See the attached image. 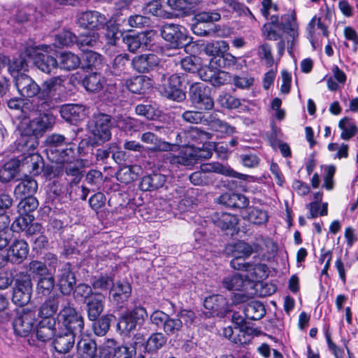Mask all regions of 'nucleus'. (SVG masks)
I'll return each instance as SVG.
<instances>
[{
	"label": "nucleus",
	"mask_w": 358,
	"mask_h": 358,
	"mask_svg": "<svg viewBox=\"0 0 358 358\" xmlns=\"http://www.w3.org/2000/svg\"><path fill=\"white\" fill-rule=\"evenodd\" d=\"M245 281L238 274H234L224 278L222 280L223 286L229 290H241Z\"/></svg>",
	"instance_id": "obj_58"
},
{
	"label": "nucleus",
	"mask_w": 358,
	"mask_h": 358,
	"mask_svg": "<svg viewBox=\"0 0 358 358\" xmlns=\"http://www.w3.org/2000/svg\"><path fill=\"white\" fill-rule=\"evenodd\" d=\"M166 182V176L163 174L154 173L142 178L139 187L142 191H152L163 187Z\"/></svg>",
	"instance_id": "obj_36"
},
{
	"label": "nucleus",
	"mask_w": 358,
	"mask_h": 358,
	"mask_svg": "<svg viewBox=\"0 0 358 358\" xmlns=\"http://www.w3.org/2000/svg\"><path fill=\"white\" fill-rule=\"evenodd\" d=\"M76 23L85 29L99 30L107 24L108 18L99 11L86 10L77 13Z\"/></svg>",
	"instance_id": "obj_13"
},
{
	"label": "nucleus",
	"mask_w": 358,
	"mask_h": 358,
	"mask_svg": "<svg viewBox=\"0 0 358 358\" xmlns=\"http://www.w3.org/2000/svg\"><path fill=\"white\" fill-rule=\"evenodd\" d=\"M57 278L58 286L62 292L61 294L64 296L70 294L76 284V277L72 272L71 264L69 263L64 264L59 268Z\"/></svg>",
	"instance_id": "obj_20"
},
{
	"label": "nucleus",
	"mask_w": 358,
	"mask_h": 358,
	"mask_svg": "<svg viewBox=\"0 0 358 358\" xmlns=\"http://www.w3.org/2000/svg\"><path fill=\"white\" fill-rule=\"evenodd\" d=\"M58 329L80 334L84 329L83 317L77 312L69 299L61 309L56 320Z\"/></svg>",
	"instance_id": "obj_7"
},
{
	"label": "nucleus",
	"mask_w": 358,
	"mask_h": 358,
	"mask_svg": "<svg viewBox=\"0 0 358 358\" xmlns=\"http://www.w3.org/2000/svg\"><path fill=\"white\" fill-rule=\"evenodd\" d=\"M104 81L103 77L99 73H93L85 78L83 84L88 92H96L103 88Z\"/></svg>",
	"instance_id": "obj_43"
},
{
	"label": "nucleus",
	"mask_w": 358,
	"mask_h": 358,
	"mask_svg": "<svg viewBox=\"0 0 358 358\" xmlns=\"http://www.w3.org/2000/svg\"><path fill=\"white\" fill-rule=\"evenodd\" d=\"M140 139L143 143L152 145L150 148V150L152 152H171L175 150V148L177 146L162 140L151 131L143 133Z\"/></svg>",
	"instance_id": "obj_24"
},
{
	"label": "nucleus",
	"mask_w": 358,
	"mask_h": 358,
	"mask_svg": "<svg viewBox=\"0 0 358 358\" xmlns=\"http://www.w3.org/2000/svg\"><path fill=\"white\" fill-rule=\"evenodd\" d=\"M270 25L278 26L279 29L286 32L293 38L298 37V25L295 17L292 15H285L281 17V22L279 20V16L276 15H271L270 21L266 22Z\"/></svg>",
	"instance_id": "obj_21"
},
{
	"label": "nucleus",
	"mask_w": 358,
	"mask_h": 358,
	"mask_svg": "<svg viewBox=\"0 0 358 358\" xmlns=\"http://www.w3.org/2000/svg\"><path fill=\"white\" fill-rule=\"evenodd\" d=\"M59 330L55 319H43L36 328V337L41 342H46L55 336Z\"/></svg>",
	"instance_id": "obj_29"
},
{
	"label": "nucleus",
	"mask_w": 358,
	"mask_h": 358,
	"mask_svg": "<svg viewBox=\"0 0 358 358\" xmlns=\"http://www.w3.org/2000/svg\"><path fill=\"white\" fill-rule=\"evenodd\" d=\"M78 351L81 355V357L76 356V358H92L96 352V343L90 339H81L77 344Z\"/></svg>",
	"instance_id": "obj_45"
},
{
	"label": "nucleus",
	"mask_w": 358,
	"mask_h": 358,
	"mask_svg": "<svg viewBox=\"0 0 358 358\" xmlns=\"http://www.w3.org/2000/svg\"><path fill=\"white\" fill-rule=\"evenodd\" d=\"M9 223L5 217L0 220V250L6 248L11 238Z\"/></svg>",
	"instance_id": "obj_61"
},
{
	"label": "nucleus",
	"mask_w": 358,
	"mask_h": 358,
	"mask_svg": "<svg viewBox=\"0 0 358 358\" xmlns=\"http://www.w3.org/2000/svg\"><path fill=\"white\" fill-rule=\"evenodd\" d=\"M19 166L18 159H11L7 162L0 169V181L7 182L11 180L15 176Z\"/></svg>",
	"instance_id": "obj_44"
},
{
	"label": "nucleus",
	"mask_w": 358,
	"mask_h": 358,
	"mask_svg": "<svg viewBox=\"0 0 358 358\" xmlns=\"http://www.w3.org/2000/svg\"><path fill=\"white\" fill-rule=\"evenodd\" d=\"M57 68L69 71L76 69L80 64V57L71 52L64 51L57 55Z\"/></svg>",
	"instance_id": "obj_35"
},
{
	"label": "nucleus",
	"mask_w": 358,
	"mask_h": 358,
	"mask_svg": "<svg viewBox=\"0 0 358 358\" xmlns=\"http://www.w3.org/2000/svg\"><path fill=\"white\" fill-rule=\"evenodd\" d=\"M219 203L229 208H245L249 205L248 199L241 194L226 192L217 199Z\"/></svg>",
	"instance_id": "obj_32"
},
{
	"label": "nucleus",
	"mask_w": 358,
	"mask_h": 358,
	"mask_svg": "<svg viewBox=\"0 0 358 358\" xmlns=\"http://www.w3.org/2000/svg\"><path fill=\"white\" fill-rule=\"evenodd\" d=\"M186 138L194 142L203 143L211 139L212 134L197 127H192L185 132Z\"/></svg>",
	"instance_id": "obj_52"
},
{
	"label": "nucleus",
	"mask_w": 358,
	"mask_h": 358,
	"mask_svg": "<svg viewBox=\"0 0 358 358\" xmlns=\"http://www.w3.org/2000/svg\"><path fill=\"white\" fill-rule=\"evenodd\" d=\"M166 342V338L162 333L152 334L147 340L145 348L149 352L157 351Z\"/></svg>",
	"instance_id": "obj_57"
},
{
	"label": "nucleus",
	"mask_w": 358,
	"mask_h": 358,
	"mask_svg": "<svg viewBox=\"0 0 358 358\" xmlns=\"http://www.w3.org/2000/svg\"><path fill=\"white\" fill-rule=\"evenodd\" d=\"M31 216L22 215L17 217L11 224L10 229L14 232H20L27 230L29 234L34 233L36 230H41V225L33 224L29 227V223L31 222Z\"/></svg>",
	"instance_id": "obj_41"
},
{
	"label": "nucleus",
	"mask_w": 358,
	"mask_h": 358,
	"mask_svg": "<svg viewBox=\"0 0 358 358\" xmlns=\"http://www.w3.org/2000/svg\"><path fill=\"white\" fill-rule=\"evenodd\" d=\"M180 77L177 74H172L167 79L163 76L162 83L159 85V91L163 96L180 102L186 97L185 93L180 88Z\"/></svg>",
	"instance_id": "obj_12"
},
{
	"label": "nucleus",
	"mask_w": 358,
	"mask_h": 358,
	"mask_svg": "<svg viewBox=\"0 0 358 358\" xmlns=\"http://www.w3.org/2000/svg\"><path fill=\"white\" fill-rule=\"evenodd\" d=\"M77 36L70 31L64 30L55 35V45L57 47L69 46L74 43H76Z\"/></svg>",
	"instance_id": "obj_59"
},
{
	"label": "nucleus",
	"mask_w": 358,
	"mask_h": 358,
	"mask_svg": "<svg viewBox=\"0 0 358 358\" xmlns=\"http://www.w3.org/2000/svg\"><path fill=\"white\" fill-rule=\"evenodd\" d=\"M29 253L28 244L24 240H15L9 247L6 255L8 262L20 264Z\"/></svg>",
	"instance_id": "obj_25"
},
{
	"label": "nucleus",
	"mask_w": 358,
	"mask_h": 358,
	"mask_svg": "<svg viewBox=\"0 0 358 358\" xmlns=\"http://www.w3.org/2000/svg\"><path fill=\"white\" fill-rule=\"evenodd\" d=\"M128 62L129 59L126 55H118L116 56L110 69V73L115 76L124 78L125 75V66Z\"/></svg>",
	"instance_id": "obj_56"
},
{
	"label": "nucleus",
	"mask_w": 358,
	"mask_h": 358,
	"mask_svg": "<svg viewBox=\"0 0 358 358\" xmlns=\"http://www.w3.org/2000/svg\"><path fill=\"white\" fill-rule=\"evenodd\" d=\"M27 59L20 55L17 58H13L9 62L8 65V71H10L11 76L13 77L14 80H15V77L17 75H23V73L20 71L22 70H26L27 68Z\"/></svg>",
	"instance_id": "obj_54"
},
{
	"label": "nucleus",
	"mask_w": 358,
	"mask_h": 358,
	"mask_svg": "<svg viewBox=\"0 0 358 358\" xmlns=\"http://www.w3.org/2000/svg\"><path fill=\"white\" fill-rule=\"evenodd\" d=\"M162 38L170 43L172 48H180L185 45L187 39L186 29L175 24H166L161 30Z\"/></svg>",
	"instance_id": "obj_14"
},
{
	"label": "nucleus",
	"mask_w": 358,
	"mask_h": 358,
	"mask_svg": "<svg viewBox=\"0 0 358 358\" xmlns=\"http://www.w3.org/2000/svg\"><path fill=\"white\" fill-rule=\"evenodd\" d=\"M83 60L86 62L88 68L97 69L102 63V56L95 52L84 51Z\"/></svg>",
	"instance_id": "obj_63"
},
{
	"label": "nucleus",
	"mask_w": 358,
	"mask_h": 358,
	"mask_svg": "<svg viewBox=\"0 0 358 358\" xmlns=\"http://www.w3.org/2000/svg\"><path fill=\"white\" fill-rule=\"evenodd\" d=\"M206 124H208L212 130L220 132L228 136L232 135L236 132V128L227 122L216 117V114L212 113L208 116V119H205Z\"/></svg>",
	"instance_id": "obj_37"
},
{
	"label": "nucleus",
	"mask_w": 358,
	"mask_h": 358,
	"mask_svg": "<svg viewBox=\"0 0 358 358\" xmlns=\"http://www.w3.org/2000/svg\"><path fill=\"white\" fill-rule=\"evenodd\" d=\"M203 306L206 309L210 310L212 316L223 317L229 310L227 299L220 294L206 298Z\"/></svg>",
	"instance_id": "obj_22"
},
{
	"label": "nucleus",
	"mask_w": 358,
	"mask_h": 358,
	"mask_svg": "<svg viewBox=\"0 0 358 358\" xmlns=\"http://www.w3.org/2000/svg\"><path fill=\"white\" fill-rule=\"evenodd\" d=\"M99 35L97 32L93 31L87 34L77 36L76 44L83 52L87 51L88 47H93L99 41Z\"/></svg>",
	"instance_id": "obj_49"
},
{
	"label": "nucleus",
	"mask_w": 358,
	"mask_h": 358,
	"mask_svg": "<svg viewBox=\"0 0 358 358\" xmlns=\"http://www.w3.org/2000/svg\"><path fill=\"white\" fill-rule=\"evenodd\" d=\"M29 117H24L17 126V131L20 137L17 145L22 150H36L38 145V136L44 133L52 123L51 118L46 112L28 113Z\"/></svg>",
	"instance_id": "obj_1"
},
{
	"label": "nucleus",
	"mask_w": 358,
	"mask_h": 358,
	"mask_svg": "<svg viewBox=\"0 0 358 358\" xmlns=\"http://www.w3.org/2000/svg\"><path fill=\"white\" fill-rule=\"evenodd\" d=\"M201 2V0H167L168 6L177 12V15H182L191 14Z\"/></svg>",
	"instance_id": "obj_34"
},
{
	"label": "nucleus",
	"mask_w": 358,
	"mask_h": 358,
	"mask_svg": "<svg viewBox=\"0 0 358 358\" xmlns=\"http://www.w3.org/2000/svg\"><path fill=\"white\" fill-rule=\"evenodd\" d=\"M76 334L67 331L64 333L57 332L52 341V346L55 351L59 354L68 353L74 346Z\"/></svg>",
	"instance_id": "obj_27"
},
{
	"label": "nucleus",
	"mask_w": 358,
	"mask_h": 358,
	"mask_svg": "<svg viewBox=\"0 0 358 358\" xmlns=\"http://www.w3.org/2000/svg\"><path fill=\"white\" fill-rule=\"evenodd\" d=\"M38 189L37 182L31 177L25 176L15 188L17 196H32Z\"/></svg>",
	"instance_id": "obj_38"
},
{
	"label": "nucleus",
	"mask_w": 358,
	"mask_h": 358,
	"mask_svg": "<svg viewBox=\"0 0 358 358\" xmlns=\"http://www.w3.org/2000/svg\"><path fill=\"white\" fill-rule=\"evenodd\" d=\"M76 145L69 143L65 148L56 151L55 159H49L50 161L57 164H61L65 170L67 176L72 177L71 184L79 183L81 174L78 167V160L76 151Z\"/></svg>",
	"instance_id": "obj_4"
},
{
	"label": "nucleus",
	"mask_w": 358,
	"mask_h": 358,
	"mask_svg": "<svg viewBox=\"0 0 358 358\" xmlns=\"http://www.w3.org/2000/svg\"><path fill=\"white\" fill-rule=\"evenodd\" d=\"M213 220L214 224L222 230L232 229L238 224L236 216L227 213L216 212Z\"/></svg>",
	"instance_id": "obj_40"
},
{
	"label": "nucleus",
	"mask_w": 358,
	"mask_h": 358,
	"mask_svg": "<svg viewBox=\"0 0 358 358\" xmlns=\"http://www.w3.org/2000/svg\"><path fill=\"white\" fill-rule=\"evenodd\" d=\"M19 94L25 98H34L40 96L41 86L29 76L27 74L17 75L14 80Z\"/></svg>",
	"instance_id": "obj_17"
},
{
	"label": "nucleus",
	"mask_w": 358,
	"mask_h": 358,
	"mask_svg": "<svg viewBox=\"0 0 358 358\" xmlns=\"http://www.w3.org/2000/svg\"><path fill=\"white\" fill-rule=\"evenodd\" d=\"M338 127L342 129L341 136L344 140H349L355 136L357 132L356 125L353 122H350L347 117L340 120Z\"/></svg>",
	"instance_id": "obj_55"
},
{
	"label": "nucleus",
	"mask_w": 358,
	"mask_h": 358,
	"mask_svg": "<svg viewBox=\"0 0 358 358\" xmlns=\"http://www.w3.org/2000/svg\"><path fill=\"white\" fill-rule=\"evenodd\" d=\"M213 173L232 176L234 171L218 162L203 164L200 171L189 176V180L194 185H208L213 181Z\"/></svg>",
	"instance_id": "obj_8"
},
{
	"label": "nucleus",
	"mask_w": 358,
	"mask_h": 358,
	"mask_svg": "<svg viewBox=\"0 0 358 358\" xmlns=\"http://www.w3.org/2000/svg\"><path fill=\"white\" fill-rule=\"evenodd\" d=\"M245 258L234 257L231 261V266L236 270L245 271L251 273L255 280L262 279L267 276V266L264 264H252L245 262Z\"/></svg>",
	"instance_id": "obj_19"
},
{
	"label": "nucleus",
	"mask_w": 358,
	"mask_h": 358,
	"mask_svg": "<svg viewBox=\"0 0 358 358\" xmlns=\"http://www.w3.org/2000/svg\"><path fill=\"white\" fill-rule=\"evenodd\" d=\"M17 149L23 152L21 158L18 159L19 163L22 166H26L28 170L34 174H38L40 172L41 165L43 164L42 157L36 152L35 150H22L17 147Z\"/></svg>",
	"instance_id": "obj_26"
},
{
	"label": "nucleus",
	"mask_w": 358,
	"mask_h": 358,
	"mask_svg": "<svg viewBox=\"0 0 358 358\" xmlns=\"http://www.w3.org/2000/svg\"><path fill=\"white\" fill-rule=\"evenodd\" d=\"M105 296L99 293H94L86 301L87 317L90 320L95 321L103 310Z\"/></svg>",
	"instance_id": "obj_31"
},
{
	"label": "nucleus",
	"mask_w": 358,
	"mask_h": 358,
	"mask_svg": "<svg viewBox=\"0 0 358 358\" xmlns=\"http://www.w3.org/2000/svg\"><path fill=\"white\" fill-rule=\"evenodd\" d=\"M229 48V44L225 41H216L208 43L204 48V52L212 57L216 56H221L222 54L227 52Z\"/></svg>",
	"instance_id": "obj_46"
},
{
	"label": "nucleus",
	"mask_w": 358,
	"mask_h": 358,
	"mask_svg": "<svg viewBox=\"0 0 358 358\" xmlns=\"http://www.w3.org/2000/svg\"><path fill=\"white\" fill-rule=\"evenodd\" d=\"M189 100L198 110H209L214 106L210 88L203 83H196L189 87Z\"/></svg>",
	"instance_id": "obj_9"
},
{
	"label": "nucleus",
	"mask_w": 358,
	"mask_h": 358,
	"mask_svg": "<svg viewBox=\"0 0 358 358\" xmlns=\"http://www.w3.org/2000/svg\"><path fill=\"white\" fill-rule=\"evenodd\" d=\"M32 283L31 278L27 273L21 272L16 275L12 301L19 306L27 305L31 299Z\"/></svg>",
	"instance_id": "obj_10"
},
{
	"label": "nucleus",
	"mask_w": 358,
	"mask_h": 358,
	"mask_svg": "<svg viewBox=\"0 0 358 358\" xmlns=\"http://www.w3.org/2000/svg\"><path fill=\"white\" fill-rule=\"evenodd\" d=\"M152 324L162 327L164 331L169 336L177 334L182 329V320L171 318L163 311L156 310L150 316Z\"/></svg>",
	"instance_id": "obj_15"
},
{
	"label": "nucleus",
	"mask_w": 358,
	"mask_h": 358,
	"mask_svg": "<svg viewBox=\"0 0 358 358\" xmlns=\"http://www.w3.org/2000/svg\"><path fill=\"white\" fill-rule=\"evenodd\" d=\"M69 298L63 294H56L48 297L41 306L38 315L43 319H55L52 316L59 306L62 308Z\"/></svg>",
	"instance_id": "obj_18"
},
{
	"label": "nucleus",
	"mask_w": 358,
	"mask_h": 358,
	"mask_svg": "<svg viewBox=\"0 0 358 358\" xmlns=\"http://www.w3.org/2000/svg\"><path fill=\"white\" fill-rule=\"evenodd\" d=\"M243 313L245 318L251 320H258L264 316L266 310L262 303L257 301H252L245 306Z\"/></svg>",
	"instance_id": "obj_42"
},
{
	"label": "nucleus",
	"mask_w": 358,
	"mask_h": 358,
	"mask_svg": "<svg viewBox=\"0 0 358 358\" xmlns=\"http://www.w3.org/2000/svg\"><path fill=\"white\" fill-rule=\"evenodd\" d=\"M60 114L66 122L76 123L87 116V108L80 104H65L60 108Z\"/></svg>",
	"instance_id": "obj_23"
},
{
	"label": "nucleus",
	"mask_w": 358,
	"mask_h": 358,
	"mask_svg": "<svg viewBox=\"0 0 358 358\" xmlns=\"http://www.w3.org/2000/svg\"><path fill=\"white\" fill-rule=\"evenodd\" d=\"M233 84L239 89H249L254 83L255 79L247 73L231 76Z\"/></svg>",
	"instance_id": "obj_62"
},
{
	"label": "nucleus",
	"mask_w": 358,
	"mask_h": 358,
	"mask_svg": "<svg viewBox=\"0 0 358 358\" xmlns=\"http://www.w3.org/2000/svg\"><path fill=\"white\" fill-rule=\"evenodd\" d=\"M49 45H29L24 48L23 55L33 60L34 65L41 71L50 73L57 69V60L48 55L52 51Z\"/></svg>",
	"instance_id": "obj_5"
},
{
	"label": "nucleus",
	"mask_w": 358,
	"mask_h": 358,
	"mask_svg": "<svg viewBox=\"0 0 358 358\" xmlns=\"http://www.w3.org/2000/svg\"><path fill=\"white\" fill-rule=\"evenodd\" d=\"M38 206L37 199L32 196H24L18 204V212L22 215L29 216V214L34 211Z\"/></svg>",
	"instance_id": "obj_51"
},
{
	"label": "nucleus",
	"mask_w": 358,
	"mask_h": 358,
	"mask_svg": "<svg viewBox=\"0 0 358 358\" xmlns=\"http://www.w3.org/2000/svg\"><path fill=\"white\" fill-rule=\"evenodd\" d=\"M148 85L149 83L143 76H136L126 83L127 88L134 94H143Z\"/></svg>",
	"instance_id": "obj_50"
},
{
	"label": "nucleus",
	"mask_w": 358,
	"mask_h": 358,
	"mask_svg": "<svg viewBox=\"0 0 358 358\" xmlns=\"http://www.w3.org/2000/svg\"><path fill=\"white\" fill-rule=\"evenodd\" d=\"M113 126L110 115L101 113L94 114L88 124L89 133L94 144L101 145L110 141Z\"/></svg>",
	"instance_id": "obj_6"
},
{
	"label": "nucleus",
	"mask_w": 358,
	"mask_h": 358,
	"mask_svg": "<svg viewBox=\"0 0 358 358\" xmlns=\"http://www.w3.org/2000/svg\"><path fill=\"white\" fill-rule=\"evenodd\" d=\"M246 218L253 224L261 225L267 222L268 215L266 210L252 207L248 208Z\"/></svg>",
	"instance_id": "obj_48"
},
{
	"label": "nucleus",
	"mask_w": 358,
	"mask_h": 358,
	"mask_svg": "<svg viewBox=\"0 0 358 358\" xmlns=\"http://www.w3.org/2000/svg\"><path fill=\"white\" fill-rule=\"evenodd\" d=\"M192 152L193 147H187L182 149L178 152V155L167 154L165 157V161L176 167H179L180 166H190L194 163Z\"/></svg>",
	"instance_id": "obj_30"
},
{
	"label": "nucleus",
	"mask_w": 358,
	"mask_h": 358,
	"mask_svg": "<svg viewBox=\"0 0 358 358\" xmlns=\"http://www.w3.org/2000/svg\"><path fill=\"white\" fill-rule=\"evenodd\" d=\"M131 293V286L127 281H118L113 285L110 290V296L117 303L127 301Z\"/></svg>",
	"instance_id": "obj_33"
},
{
	"label": "nucleus",
	"mask_w": 358,
	"mask_h": 358,
	"mask_svg": "<svg viewBox=\"0 0 358 358\" xmlns=\"http://www.w3.org/2000/svg\"><path fill=\"white\" fill-rule=\"evenodd\" d=\"M148 314L145 308L141 306L135 307L120 318L117 328L122 334H128L135 330L137 327L142 326Z\"/></svg>",
	"instance_id": "obj_11"
},
{
	"label": "nucleus",
	"mask_w": 358,
	"mask_h": 358,
	"mask_svg": "<svg viewBox=\"0 0 358 358\" xmlns=\"http://www.w3.org/2000/svg\"><path fill=\"white\" fill-rule=\"evenodd\" d=\"M65 78L63 76H55L45 80L41 87L40 96L24 104V110L29 109L38 112H48L55 106L53 96L55 92L62 86Z\"/></svg>",
	"instance_id": "obj_3"
},
{
	"label": "nucleus",
	"mask_w": 358,
	"mask_h": 358,
	"mask_svg": "<svg viewBox=\"0 0 358 358\" xmlns=\"http://www.w3.org/2000/svg\"><path fill=\"white\" fill-rule=\"evenodd\" d=\"M55 287V279L52 276L41 277L37 283V294L42 296L49 295Z\"/></svg>",
	"instance_id": "obj_53"
},
{
	"label": "nucleus",
	"mask_w": 358,
	"mask_h": 358,
	"mask_svg": "<svg viewBox=\"0 0 358 358\" xmlns=\"http://www.w3.org/2000/svg\"><path fill=\"white\" fill-rule=\"evenodd\" d=\"M182 118L184 121L192 123V124H199V123H204L206 124V121L205 119H208V117H205V115L201 111H194V110H186L182 115Z\"/></svg>",
	"instance_id": "obj_64"
},
{
	"label": "nucleus",
	"mask_w": 358,
	"mask_h": 358,
	"mask_svg": "<svg viewBox=\"0 0 358 358\" xmlns=\"http://www.w3.org/2000/svg\"><path fill=\"white\" fill-rule=\"evenodd\" d=\"M65 137L60 134H52L45 139V152L48 159H55L56 151L63 148Z\"/></svg>",
	"instance_id": "obj_39"
},
{
	"label": "nucleus",
	"mask_w": 358,
	"mask_h": 358,
	"mask_svg": "<svg viewBox=\"0 0 358 358\" xmlns=\"http://www.w3.org/2000/svg\"><path fill=\"white\" fill-rule=\"evenodd\" d=\"M237 58L230 53H224L210 59L209 64L199 71L201 78L220 87L231 82V75L222 69H230L236 65Z\"/></svg>",
	"instance_id": "obj_2"
},
{
	"label": "nucleus",
	"mask_w": 358,
	"mask_h": 358,
	"mask_svg": "<svg viewBox=\"0 0 358 358\" xmlns=\"http://www.w3.org/2000/svg\"><path fill=\"white\" fill-rule=\"evenodd\" d=\"M159 59L155 54L136 56L132 60V66L139 73H147L159 64Z\"/></svg>",
	"instance_id": "obj_28"
},
{
	"label": "nucleus",
	"mask_w": 358,
	"mask_h": 358,
	"mask_svg": "<svg viewBox=\"0 0 358 358\" xmlns=\"http://www.w3.org/2000/svg\"><path fill=\"white\" fill-rule=\"evenodd\" d=\"M253 251V248L248 243L238 241L233 245L232 255L234 257L247 258Z\"/></svg>",
	"instance_id": "obj_60"
},
{
	"label": "nucleus",
	"mask_w": 358,
	"mask_h": 358,
	"mask_svg": "<svg viewBox=\"0 0 358 358\" xmlns=\"http://www.w3.org/2000/svg\"><path fill=\"white\" fill-rule=\"evenodd\" d=\"M35 324L36 314L32 310H24L13 322L15 333L22 337L27 336L33 331Z\"/></svg>",
	"instance_id": "obj_16"
},
{
	"label": "nucleus",
	"mask_w": 358,
	"mask_h": 358,
	"mask_svg": "<svg viewBox=\"0 0 358 358\" xmlns=\"http://www.w3.org/2000/svg\"><path fill=\"white\" fill-rule=\"evenodd\" d=\"M122 40L128 50L132 52H135L141 47L146 46V37L143 34L136 36L127 35L123 37Z\"/></svg>",
	"instance_id": "obj_47"
}]
</instances>
